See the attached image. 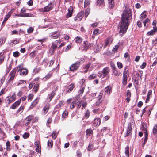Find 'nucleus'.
<instances>
[{
	"mask_svg": "<svg viewBox=\"0 0 157 157\" xmlns=\"http://www.w3.org/2000/svg\"><path fill=\"white\" fill-rule=\"evenodd\" d=\"M55 114H56V117L55 118V121H58L59 119L60 115L59 114V112L58 111H56L54 113L53 115L54 116Z\"/></svg>",
	"mask_w": 157,
	"mask_h": 157,
	"instance_id": "obj_27",
	"label": "nucleus"
},
{
	"mask_svg": "<svg viewBox=\"0 0 157 157\" xmlns=\"http://www.w3.org/2000/svg\"><path fill=\"white\" fill-rule=\"evenodd\" d=\"M100 124V120L99 118L94 119L93 121V124L95 127H98Z\"/></svg>",
	"mask_w": 157,
	"mask_h": 157,
	"instance_id": "obj_16",
	"label": "nucleus"
},
{
	"mask_svg": "<svg viewBox=\"0 0 157 157\" xmlns=\"http://www.w3.org/2000/svg\"><path fill=\"white\" fill-rule=\"evenodd\" d=\"M23 65L21 64L19 65L17 67H15L13 70L15 71V72L17 71V72H18L19 71L21 72V70L22 68Z\"/></svg>",
	"mask_w": 157,
	"mask_h": 157,
	"instance_id": "obj_32",
	"label": "nucleus"
},
{
	"mask_svg": "<svg viewBox=\"0 0 157 157\" xmlns=\"http://www.w3.org/2000/svg\"><path fill=\"white\" fill-rule=\"evenodd\" d=\"M91 45V44L88 43V41H86L84 42L80 48L82 51H86Z\"/></svg>",
	"mask_w": 157,
	"mask_h": 157,
	"instance_id": "obj_2",
	"label": "nucleus"
},
{
	"mask_svg": "<svg viewBox=\"0 0 157 157\" xmlns=\"http://www.w3.org/2000/svg\"><path fill=\"white\" fill-rule=\"evenodd\" d=\"M112 89L111 86L110 85L108 86L105 88V94L107 95H109L112 92Z\"/></svg>",
	"mask_w": 157,
	"mask_h": 157,
	"instance_id": "obj_12",
	"label": "nucleus"
},
{
	"mask_svg": "<svg viewBox=\"0 0 157 157\" xmlns=\"http://www.w3.org/2000/svg\"><path fill=\"white\" fill-rule=\"evenodd\" d=\"M29 136V134L27 132H25L23 135V137L24 139H26Z\"/></svg>",
	"mask_w": 157,
	"mask_h": 157,
	"instance_id": "obj_56",
	"label": "nucleus"
},
{
	"mask_svg": "<svg viewBox=\"0 0 157 157\" xmlns=\"http://www.w3.org/2000/svg\"><path fill=\"white\" fill-rule=\"evenodd\" d=\"M15 95L14 94H13L11 96H8L6 98V102L8 104L13 102L15 99Z\"/></svg>",
	"mask_w": 157,
	"mask_h": 157,
	"instance_id": "obj_6",
	"label": "nucleus"
},
{
	"mask_svg": "<svg viewBox=\"0 0 157 157\" xmlns=\"http://www.w3.org/2000/svg\"><path fill=\"white\" fill-rule=\"evenodd\" d=\"M93 133L92 130L91 129H88L86 131V133L87 136H89Z\"/></svg>",
	"mask_w": 157,
	"mask_h": 157,
	"instance_id": "obj_36",
	"label": "nucleus"
},
{
	"mask_svg": "<svg viewBox=\"0 0 157 157\" xmlns=\"http://www.w3.org/2000/svg\"><path fill=\"white\" fill-rule=\"evenodd\" d=\"M49 108V105L48 104L46 105L43 108V110L44 113H46Z\"/></svg>",
	"mask_w": 157,
	"mask_h": 157,
	"instance_id": "obj_28",
	"label": "nucleus"
},
{
	"mask_svg": "<svg viewBox=\"0 0 157 157\" xmlns=\"http://www.w3.org/2000/svg\"><path fill=\"white\" fill-rule=\"evenodd\" d=\"M142 128L145 133H147V125L145 123H143L142 124Z\"/></svg>",
	"mask_w": 157,
	"mask_h": 157,
	"instance_id": "obj_29",
	"label": "nucleus"
},
{
	"mask_svg": "<svg viewBox=\"0 0 157 157\" xmlns=\"http://www.w3.org/2000/svg\"><path fill=\"white\" fill-rule=\"evenodd\" d=\"M68 115V113L67 111H65L62 114L61 120H63L65 118L67 117Z\"/></svg>",
	"mask_w": 157,
	"mask_h": 157,
	"instance_id": "obj_22",
	"label": "nucleus"
},
{
	"mask_svg": "<svg viewBox=\"0 0 157 157\" xmlns=\"http://www.w3.org/2000/svg\"><path fill=\"white\" fill-rule=\"evenodd\" d=\"M109 6L111 8H113L114 6V0H108Z\"/></svg>",
	"mask_w": 157,
	"mask_h": 157,
	"instance_id": "obj_26",
	"label": "nucleus"
},
{
	"mask_svg": "<svg viewBox=\"0 0 157 157\" xmlns=\"http://www.w3.org/2000/svg\"><path fill=\"white\" fill-rule=\"evenodd\" d=\"M52 76V74L51 73H48L47 75L45 76L44 78V79H47L49 78Z\"/></svg>",
	"mask_w": 157,
	"mask_h": 157,
	"instance_id": "obj_51",
	"label": "nucleus"
},
{
	"mask_svg": "<svg viewBox=\"0 0 157 157\" xmlns=\"http://www.w3.org/2000/svg\"><path fill=\"white\" fill-rule=\"evenodd\" d=\"M102 45L101 43H96L94 47V52H97L100 51L102 48Z\"/></svg>",
	"mask_w": 157,
	"mask_h": 157,
	"instance_id": "obj_7",
	"label": "nucleus"
},
{
	"mask_svg": "<svg viewBox=\"0 0 157 157\" xmlns=\"http://www.w3.org/2000/svg\"><path fill=\"white\" fill-rule=\"evenodd\" d=\"M83 17L82 12H80L74 18L75 21H80Z\"/></svg>",
	"mask_w": 157,
	"mask_h": 157,
	"instance_id": "obj_11",
	"label": "nucleus"
},
{
	"mask_svg": "<svg viewBox=\"0 0 157 157\" xmlns=\"http://www.w3.org/2000/svg\"><path fill=\"white\" fill-rule=\"evenodd\" d=\"M48 146L52 147L53 145V141L52 140H49L48 142Z\"/></svg>",
	"mask_w": 157,
	"mask_h": 157,
	"instance_id": "obj_49",
	"label": "nucleus"
},
{
	"mask_svg": "<svg viewBox=\"0 0 157 157\" xmlns=\"http://www.w3.org/2000/svg\"><path fill=\"white\" fill-rule=\"evenodd\" d=\"M90 8L87 7V9H86L85 11V16L86 17L90 13Z\"/></svg>",
	"mask_w": 157,
	"mask_h": 157,
	"instance_id": "obj_41",
	"label": "nucleus"
},
{
	"mask_svg": "<svg viewBox=\"0 0 157 157\" xmlns=\"http://www.w3.org/2000/svg\"><path fill=\"white\" fill-rule=\"evenodd\" d=\"M28 71L27 69L22 68L21 70L20 75H26L28 74Z\"/></svg>",
	"mask_w": 157,
	"mask_h": 157,
	"instance_id": "obj_21",
	"label": "nucleus"
},
{
	"mask_svg": "<svg viewBox=\"0 0 157 157\" xmlns=\"http://www.w3.org/2000/svg\"><path fill=\"white\" fill-rule=\"evenodd\" d=\"M146 17V14L144 12H143L140 15V18H145Z\"/></svg>",
	"mask_w": 157,
	"mask_h": 157,
	"instance_id": "obj_59",
	"label": "nucleus"
},
{
	"mask_svg": "<svg viewBox=\"0 0 157 157\" xmlns=\"http://www.w3.org/2000/svg\"><path fill=\"white\" fill-rule=\"evenodd\" d=\"M21 103V100H19L14 103L10 107V109H15Z\"/></svg>",
	"mask_w": 157,
	"mask_h": 157,
	"instance_id": "obj_17",
	"label": "nucleus"
},
{
	"mask_svg": "<svg viewBox=\"0 0 157 157\" xmlns=\"http://www.w3.org/2000/svg\"><path fill=\"white\" fill-rule=\"evenodd\" d=\"M74 40L76 42L78 43L81 42L82 41V38L78 36L76 37Z\"/></svg>",
	"mask_w": 157,
	"mask_h": 157,
	"instance_id": "obj_35",
	"label": "nucleus"
},
{
	"mask_svg": "<svg viewBox=\"0 0 157 157\" xmlns=\"http://www.w3.org/2000/svg\"><path fill=\"white\" fill-rule=\"evenodd\" d=\"M33 95L32 94H29L28 98V100L31 101L33 98Z\"/></svg>",
	"mask_w": 157,
	"mask_h": 157,
	"instance_id": "obj_57",
	"label": "nucleus"
},
{
	"mask_svg": "<svg viewBox=\"0 0 157 157\" xmlns=\"http://www.w3.org/2000/svg\"><path fill=\"white\" fill-rule=\"evenodd\" d=\"M55 94V93L54 92L52 91L51 94L48 95L49 100V101H50L51 100Z\"/></svg>",
	"mask_w": 157,
	"mask_h": 157,
	"instance_id": "obj_39",
	"label": "nucleus"
},
{
	"mask_svg": "<svg viewBox=\"0 0 157 157\" xmlns=\"http://www.w3.org/2000/svg\"><path fill=\"white\" fill-rule=\"evenodd\" d=\"M15 71L12 70L9 73V76L10 78L8 79V82H9L10 81H12L13 80L16 75Z\"/></svg>",
	"mask_w": 157,
	"mask_h": 157,
	"instance_id": "obj_8",
	"label": "nucleus"
},
{
	"mask_svg": "<svg viewBox=\"0 0 157 157\" xmlns=\"http://www.w3.org/2000/svg\"><path fill=\"white\" fill-rule=\"evenodd\" d=\"M40 70V68H35L33 70V72L35 73H38Z\"/></svg>",
	"mask_w": 157,
	"mask_h": 157,
	"instance_id": "obj_55",
	"label": "nucleus"
},
{
	"mask_svg": "<svg viewBox=\"0 0 157 157\" xmlns=\"http://www.w3.org/2000/svg\"><path fill=\"white\" fill-rule=\"evenodd\" d=\"M91 65L90 63H88L87 65L83 67V71L82 72L84 73H86L88 70Z\"/></svg>",
	"mask_w": 157,
	"mask_h": 157,
	"instance_id": "obj_18",
	"label": "nucleus"
},
{
	"mask_svg": "<svg viewBox=\"0 0 157 157\" xmlns=\"http://www.w3.org/2000/svg\"><path fill=\"white\" fill-rule=\"evenodd\" d=\"M132 133V130L131 127V125L130 123L128 124V127L127 128V132L125 135V136L127 137L128 136L131 135Z\"/></svg>",
	"mask_w": 157,
	"mask_h": 157,
	"instance_id": "obj_9",
	"label": "nucleus"
},
{
	"mask_svg": "<svg viewBox=\"0 0 157 157\" xmlns=\"http://www.w3.org/2000/svg\"><path fill=\"white\" fill-rule=\"evenodd\" d=\"M52 48L53 49H56L57 48V45L55 43H52Z\"/></svg>",
	"mask_w": 157,
	"mask_h": 157,
	"instance_id": "obj_53",
	"label": "nucleus"
},
{
	"mask_svg": "<svg viewBox=\"0 0 157 157\" xmlns=\"http://www.w3.org/2000/svg\"><path fill=\"white\" fill-rule=\"evenodd\" d=\"M112 71L114 75L115 76H118L121 74V72L117 68L113 70Z\"/></svg>",
	"mask_w": 157,
	"mask_h": 157,
	"instance_id": "obj_30",
	"label": "nucleus"
},
{
	"mask_svg": "<svg viewBox=\"0 0 157 157\" xmlns=\"http://www.w3.org/2000/svg\"><path fill=\"white\" fill-rule=\"evenodd\" d=\"M60 36V33L58 31L53 32L49 34V37L52 39H57Z\"/></svg>",
	"mask_w": 157,
	"mask_h": 157,
	"instance_id": "obj_3",
	"label": "nucleus"
},
{
	"mask_svg": "<svg viewBox=\"0 0 157 157\" xmlns=\"http://www.w3.org/2000/svg\"><path fill=\"white\" fill-rule=\"evenodd\" d=\"M117 67L119 69H120L122 68L123 65L121 63L119 62H117Z\"/></svg>",
	"mask_w": 157,
	"mask_h": 157,
	"instance_id": "obj_50",
	"label": "nucleus"
},
{
	"mask_svg": "<svg viewBox=\"0 0 157 157\" xmlns=\"http://www.w3.org/2000/svg\"><path fill=\"white\" fill-rule=\"evenodd\" d=\"M76 101H73L71 103V104L70 105V108L73 109L75 106L76 105Z\"/></svg>",
	"mask_w": 157,
	"mask_h": 157,
	"instance_id": "obj_42",
	"label": "nucleus"
},
{
	"mask_svg": "<svg viewBox=\"0 0 157 157\" xmlns=\"http://www.w3.org/2000/svg\"><path fill=\"white\" fill-rule=\"evenodd\" d=\"M90 115V112L87 110L86 111L84 115V117L86 118H88Z\"/></svg>",
	"mask_w": 157,
	"mask_h": 157,
	"instance_id": "obj_43",
	"label": "nucleus"
},
{
	"mask_svg": "<svg viewBox=\"0 0 157 157\" xmlns=\"http://www.w3.org/2000/svg\"><path fill=\"white\" fill-rule=\"evenodd\" d=\"M97 76L95 74H93L90 75L89 77V79H93L96 78Z\"/></svg>",
	"mask_w": 157,
	"mask_h": 157,
	"instance_id": "obj_44",
	"label": "nucleus"
},
{
	"mask_svg": "<svg viewBox=\"0 0 157 157\" xmlns=\"http://www.w3.org/2000/svg\"><path fill=\"white\" fill-rule=\"evenodd\" d=\"M153 29L151 31L148 32L147 34L148 35H152L155 34V33L157 31V27H153Z\"/></svg>",
	"mask_w": 157,
	"mask_h": 157,
	"instance_id": "obj_19",
	"label": "nucleus"
},
{
	"mask_svg": "<svg viewBox=\"0 0 157 157\" xmlns=\"http://www.w3.org/2000/svg\"><path fill=\"white\" fill-rule=\"evenodd\" d=\"M24 108V106H21L17 110V112L18 113L21 114L23 111Z\"/></svg>",
	"mask_w": 157,
	"mask_h": 157,
	"instance_id": "obj_38",
	"label": "nucleus"
},
{
	"mask_svg": "<svg viewBox=\"0 0 157 157\" xmlns=\"http://www.w3.org/2000/svg\"><path fill=\"white\" fill-rule=\"evenodd\" d=\"M11 11H10L8 12V14L6 15L4 19V21L6 22L8 19L10 17L11 15Z\"/></svg>",
	"mask_w": 157,
	"mask_h": 157,
	"instance_id": "obj_34",
	"label": "nucleus"
},
{
	"mask_svg": "<svg viewBox=\"0 0 157 157\" xmlns=\"http://www.w3.org/2000/svg\"><path fill=\"white\" fill-rule=\"evenodd\" d=\"M74 88V85L73 83H71L70 85L68 86V90L67 91V93H69L71 91L73 88Z\"/></svg>",
	"mask_w": 157,
	"mask_h": 157,
	"instance_id": "obj_24",
	"label": "nucleus"
},
{
	"mask_svg": "<svg viewBox=\"0 0 157 157\" xmlns=\"http://www.w3.org/2000/svg\"><path fill=\"white\" fill-rule=\"evenodd\" d=\"M40 98L39 97H37L35 100L32 103L31 105V106H32V107H34L36 106V105L38 103V102Z\"/></svg>",
	"mask_w": 157,
	"mask_h": 157,
	"instance_id": "obj_25",
	"label": "nucleus"
},
{
	"mask_svg": "<svg viewBox=\"0 0 157 157\" xmlns=\"http://www.w3.org/2000/svg\"><path fill=\"white\" fill-rule=\"evenodd\" d=\"M13 56L14 57H17L19 56V52L18 51L15 52L13 53Z\"/></svg>",
	"mask_w": 157,
	"mask_h": 157,
	"instance_id": "obj_58",
	"label": "nucleus"
},
{
	"mask_svg": "<svg viewBox=\"0 0 157 157\" xmlns=\"http://www.w3.org/2000/svg\"><path fill=\"white\" fill-rule=\"evenodd\" d=\"M110 71V69L109 67H106L104 68L102 70V73L103 74V78L106 76L107 74Z\"/></svg>",
	"mask_w": 157,
	"mask_h": 157,
	"instance_id": "obj_15",
	"label": "nucleus"
},
{
	"mask_svg": "<svg viewBox=\"0 0 157 157\" xmlns=\"http://www.w3.org/2000/svg\"><path fill=\"white\" fill-rule=\"evenodd\" d=\"M26 10L23 8L21 10V13L22 14L25 16H24V17H34V15L33 14L29 13H26Z\"/></svg>",
	"mask_w": 157,
	"mask_h": 157,
	"instance_id": "obj_10",
	"label": "nucleus"
},
{
	"mask_svg": "<svg viewBox=\"0 0 157 157\" xmlns=\"http://www.w3.org/2000/svg\"><path fill=\"white\" fill-rule=\"evenodd\" d=\"M132 14L131 11L129 8H125L123 12L121 21L120 23L119 29H120L119 34L122 35L127 31L129 25V20L131 19Z\"/></svg>",
	"mask_w": 157,
	"mask_h": 157,
	"instance_id": "obj_1",
	"label": "nucleus"
},
{
	"mask_svg": "<svg viewBox=\"0 0 157 157\" xmlns=\"http://www.w3.org/2000/svg\"><path fill=\"white\" fill-rule=\"evenodd\" d=\"M127 78H123V84L124 85H126L127 82Z\"/></svg>",
	"mask_w": 157,
	"mask_h": 157,
	"instance_id": "obj_64",
	"label": "nucleus"
},
{
	"mask_svg": "<svg viewBox=\"0 0 157 157\" xmlns=\"http://www.w3.org/2000/svg\"><path fill=\"white\" fill-rule=\"evenodd\" d=\"M91 0H85L84 2V8L89 7L90 4Z\"/></svg>",
	"mask_w": 157,
	"mask_h": 157,
	"instance_id": "obj_23",
	"label": "nucleus"
},
{
	"mask_svg": "<svg viewBox=\"0 0 157 157\" xmlns=\"http://www.w3.org/2000/svg\"><path fill=\"white\" fill-rule=\"evenodd\" d=\"M4 57L2 56L1 54H0V64L4 61Z\"/></svg>",
	"mask_w": 157,
	"mask_h": 157,
	"instance_id": "obj_62",
	"label": "nucleus"
},
{
	"mask_svg": "<svg viewBox=\"0 0 157 157\" xmlns=\"http://www.w3.org/2000/svg\"><path fill=\"white\" fill-rule=\"evenodd\" d=\"M102 100H99L98 101H97L95 104V105L96 106H99L101 105V104L102 102Z\"/></svg>",
	"mask_w": 157,
	"mask_h": 157,
	"instance_id": "obj_61",
	"label": "nucleus"
},
{
	"mask_svg": "<svg viewBox=\"0 0 157 157\" xmlns=\"http://www.w3.org/2000/svg\"><path fill=\"white\" fill-rule=\"evenodd\" d=\"M110 64L112 70L116 68L115 66L113 63L111 62Z\"/></svg>",
	"mask_w": 157,
	"mask_h": 157,
	"instance_id": "obj_60",
	"label": "nucleus"
},
{
	"mask_svg": "<svg viewBox=\"0 0 157 157\" xmlns=\"http://www.w3.org/2000/svg\"><path fill=\"white\" fill-rule=\"evenodd\" d=\"M128 75L127 72L126 71V68H125L124 71L123 72V78H127Z\"/></svg>",
	"mask_w": 157,
	"mask_h": 157,
	"instance_id": "obj_45",
	"label": "nucleus"
},
{
	"mask_svg": "<svg viewBox=\"0 0 157 157\" xmlns=\"http://www.w3.org/2000/svg\"><path fill=\"white\" fill-rule=\"evenodd\" d=\"M80 62H77L72 64L70 67V69L71 71H74L77 70L80 65Z\"/></svg>",
	"mask_w": 157,
	"mask_h": 157,
	"instance_id": "obj_4",
	"label": "nucleus"
},
{
	"mask_svg": "<svg viewBox=\"0 0 157 157\" xmlns=\"http://www.w3.org/2000/svg\"><path fill=\"white\" fill-rule=\"evenodd\" d=\"M129 148L128 146H127L125 148V153L126 157H129Z\"/></svg>",
	"mask_w": 157,
	"mask_h": 157,
	"instance_id": "obj_31",
	"label": "nucleus"
},
{
	"mask_svg": "<svg viewBox=\"0 0 157 157\" xmlns=\"http://www.w3.org/2000/svg\"><path fill=\"white\" fill-rule=\"evenodd\" d=\"M112 41V40L110 37H108L105 40V44L104 45V47L105 48L108 44L111 43Z\"/></svg>",
	"mask_w": 157,
	"mask_h": 157,
	"instance_id": "obj_20",
	"label": "nucleus"
},
{
	"mask_svg": "<svg viewBox=\"0 0 157 157\" xmlns=\"http://www.w3.org/2000/svg\"><path fill=\"white\" fill-rule=\"evenodd\" d=\"M81 101H76V105H77V108L79 109L81 106Z\"/></svg>",
	"mask_w": 157,
	"mask_h": 157,
	"instance_id": "obj_52",
	"label": "nucleus"
},
{
	"mask_svg": "<svg viewBox=\"0 0 157 157\" xmlns=\"http://www.w3.org/2000/svg\"><path fill=\"white\" fill-rule=\"evenodd\" d=\"M36 151V152L40 153L41 152L40 145L38 142H36L35 143Z\"/></svg>",
	"mask_w": 157,
	"mask_h": 157,
	"instance_id": "obj_14",
	"label": "nucleus"
},
{
	"mask_svg": "<svg viewBox=\"0 0 157 157\" xmlns=\"http://www.w3.org/2000/svg\"><path fill=\"white\" fill-rule=\"evenodd\" d=\"M53 7V5L52 2H50L48 5L42 8V10L43 12H47L51 10Z\"/></svg>",
	"mask_w": 157,
	"mask_h": 157,
	"instance_id": "obj_5",
	"label": "nucleus"
},
{
	"mask_svg": "<svg viewBox=\"0 0 157 157\" xmlns=\"http://www.w3.org/2000/svg\"><path fill=\"white\" fill-rule=\"evenodd\" d=\"M51 136H52V139H55L57 136V134L56 132H53Z\"/></svg>",
	"mask_w": 157,
	"mask_h": 157,
	"instance_id": "obj_54",
	"label": "nucleus"
},
{
	"mask_svg": "<svg viewBox=\"0 0 157 157\" xmlns=\"http://www.w3.org/2000/svg\"><path fill=\"white\" fill-rule=\"evenodd\" d=\"M119 47V45H118V44L115 45L112 50L113 52H117V50L118 49Z\"/></svg>",
	"mask_w": 157,
	"mask_h": 157,
	"instance_id": "obj_40",
	"label": "nucleus"
},
{
	"mask_svg": "<svg viewBox=\"0 0 157 157\" xmlns=\"http://www.w3.org/2000/svg\"><path fill=\"white\" fill-rule=\"evenodd\" d=\"M6 150L7 151H10V144L9 141H8L6 143Z\"/></svg>",
	"mask_w": 157,
	"mask_h": 157,
	"instance_id": "obj_33",
	"label": "nucleus"
},
{
	"mask_svg": "<svg viewBox=\"0 0 157 157\" xmlns=\"http://www.w3.org/2000/svg\"><path fill=\"white\" fill-rule=\"evenodd\" d=\"M84 90V87H81L78 91V94L79 95H82V93H83Z\"/></svg>",
	"mask_w": 157,
	"mask_h": 157,
	"instance_id": "obj_47",
	"label": "nucleus"
},
{
	"mask_svg": "<svg viewBox=\"0 0 157 157\" xmlns=\"http://www.w3.org/2000/svg\"><path fill=\"white\" fill-rule=\"evenodd\" d=\"M39 87V85L37 84H36L34 85L33 90L35 93H36L38 90Z\"/></svg>",
	"mask_w": 157,
	"mask_h": 157,
	"instance_id": "obj_37",
	"label": "nucleus"
},
{
	"mask_svg": "<svg viewBox=\"0 0 157 157\" xmlns=\"http://www.w3.org/2000/svg\"><path fill=\"white\" fill-rule=\"evenodd\" d=\"M99 29H96L94 30L93 32V34L96 35L99 34Z\"/></svg>",
	"mask_w": 157,
	"mask_h": 157,
	"instance_id": "obj_63",
	"label": "nucleus"
},
{
	"mask_svg": "<svg viewBox=\"0 0 157 157\" xmlns=\"http://www.w3.org/2000/svg\"><path fill=\"white\" fill-rule=\"evenodd\" d=\"M153 131L154 134H157V125H156L154 127Z\"/></svg>",
	"mask_w": 157,
	"mask_h": 157,
	"instance_id": "obj_48",
	"label": "nucleus"
},
{
	"mask_svg": "<svg viewBox=\"0 0 157 157\" xmlns=\"http://www.w3.org/2000/svg\"><path fill=\"white\" fill-rule=\"evenodd\" d=\"M34 30V29L32 27H30L27 29V32L29 33H32Z\"/></svg>",
	"mask_w": 157,
	"mask_h": 157,
	"instance_id": "obj_46",
	"label": "nucleus"
},
{
	"mask_svg": "<svg viewBox=\"0 0 157 157\" xmlns=\"http://www.w3.org/2000/svg\"><path fill=\"white\" fill-rule=\"evenodd\" d=\"M73 9L72 6H70L68 9V13L66 15V17L67 18L71 17L72 15Z\"/></svg>",
	"mask_w": 157,
	"mask_h": 157,
	"instance_id": "obj_13",
	"label": "nucleus"
}]
</instances>
